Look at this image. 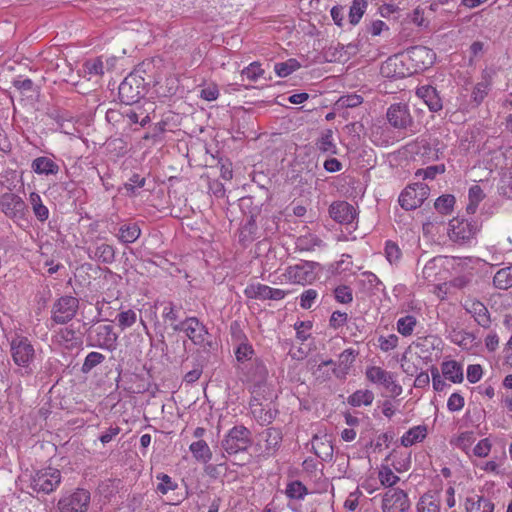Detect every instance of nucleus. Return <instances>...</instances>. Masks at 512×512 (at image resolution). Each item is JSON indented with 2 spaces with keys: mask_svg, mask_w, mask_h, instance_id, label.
Masks as SVG:
<instances>
[{
  "mask_svg": "<svg viewBox=\"0 0 512 512\" xmlns=\"http://www.w3.org/2000/svg\"><path fill=\"white\" fill-rule=\"evenodd\" d=\"M189 450L193 457L200 463L206 464L212 459V451L206 441L202 439L192 442L189 446Z\"/></svg>",
  "mask_w": 512,
  "mask_h": 512,
  "instance_id": "c756f323",
  "label": "nucleus"
},
{
  "mask_svg": "<svg viewBox=\"0 0 512 512\" xmlns=\"http://www.w3.org/2000/svg\"><path fill=\"white\" fill-rule=\"evenodd\" d=\"M445 170H446V168H445L444 164L433 165V166H428L425 169H419L416 172V175L417 176L423 175L424 179H434L436 177V175L443 174L445 172Z\"/></svg>",
  "mask_w": 512,
  "mask_h": 512,
  "instance_id": "13d9d810",
  "label": "nucleus"
},
{
  "mask_svg": "<svg viewBox=\"0 0 512 512\" xmlns=\"http://www.w3.org/2000/svg\"><path fill=\"white\" fill-rule=\"evenodd\" d=\"M144 87L145 83L142 77L130 74L119 85V99L126 105H133L143 97Z\"/></svg>",
  "mask_w": 512,
  "mask_h": 512,
  "instance_id": "39448f33",
  "label": "nucleus"
},
{
  "mask_svg": "<svg viewBox=\"0 0 512 512\" xmlns=\"http://www.w3.org/2000/svg\"><path fill=\"white\" fill-rule=\"evenodd\" d=\"M89 503L90 492L85 489H77L58 501V509L60 512H86Z\"/></svg>",
  "mask_w": 512,
  "mask_h": 512,
  "instance_id": "9d476101",
  "label": "nucleus"
},
{
  "mask_svg": "<svg viewBox=\"0 0 512 512\" xmlns=\"http://www.w3.org/2000/svg\"><path fill=\"white\" fill-rule=\"evenodd\" d=\"M464 308L480 326L483 328L490 326V314L487 307L482 302L475 299L466 300Z\"/></svg>",
  "mask_w": 512,
  "mask_h": 512,
  "instance_id": "6ab92c4d",
  "label": "nucleus"
},
{
  "mask_svg": "<svg viewBox=\"0 0 512 512\" xmlns=\"http://www.w3.org/2000/svg\"><path fill=\"white\" fill-rule=\"evenodd\" d=\"M365 376L368 381L384 386L393 396H398L402 393V387L396 383L394 374L379 366L367 367Z\"/></svg>",
  "mask_w": 512,
  "mask_h": 512,
  "instance_id": "6e6552de",
  "label": "nucleus"
},
{
  "mask_svg": "<svg viewBox=\"0 0 512 512\" xmlns=\"http://www.w3.org/2000/svg\"><path fill=\"white\" fill-rule=\"evenodd\" d=\"M0 210L10 219H23L27 206L20 196L8 192L0 196Z\"/></svg>",
  "mask_w": 512,
  "mask_h": 512,
  "instance_id": "f8f14e48",
  "label": "nucleus"
},
{
  "mask_svg": "<svg viewBox=\"0 0 512 512\" xmlns=\"http://www.w3.org/2000/svg\"><path fill=\"white\" fill-rule=\"evenodd\" d=\"M83 66L84 71L89 75L101 76L104 74V63L101 57L87 60Z\"/></svg>",
  "mask_w": 512,
  "mask_h": 512,
  "instance_id": "864d4df0",
  "label": "nucleus"
},
{
  "mask_svg": "<svg viewBox=\"0 0 512 512\" xmlns=\"http://www.w3.org/2000/svg\"><path fill=\"white\" fill-rule=\"evenodd\" d=\"M29 202L37 220L45 222L49 218V209L43 204L40 195L36 192L30 193Z\"/></svg>",
  "mask_w": 512,
  "mask_h": 512,
  "instance_id": "473e14b6",
  "label": "nucleus"
},
{
  "mask_svg": "<svg viewBox=\"0 0 512 512\" xmlns=\"http://www.w3.org/2000/svg\"><path fill=\"white\" fill-rule=\"evenodd\" d=\"M493 285L500 290L512 287V265L499 269L493 277Z\"/></svg>",
  "mask_w": 512,
  "mask_h": 512,
  "instance_id": "f704fd0d",
  "label": "nucleus"
},
{
  "mask_svg": "<svg viewBox=\"0 0 512 512\" xmlns=\"http://www.w3.org/2000/svg\"><path fill=\"white\" fill-rule=\"evenodd\" d=\"M373 400L374 393L370 390H357L348 397V403L354 407L371 405Z\"/></svg>",
  "mask_w": 512,
  "mask_h": 512,
  "instance_id": "58836bf2",
  "label": "nucleus"
},
{
  "mask_svg": "<svg viewBox=\"0 0 512 512\" xmlns=\"http://www.w3.org/2000/svg\"><path fill=\"white\" fill-rule=\"evenodd\" d=\"M417 512H439V501L431 494H424L417 503Z\"/></svg>",
  "mask_w": 512,
  "mask_h": 512,
  "instance_id": "37998d69",
  "label": "nucleus"
},
{
  "mask_svg": "<svg viewBox=\"0 0 512 512\" xmlns=\"http://www.w3.org/2000/svg\"><path fill=\"white\" fill-rule=\"evenodd\" d=\"M339 102L344 107L354 108V107L359 106L363 102V98L360 95L351 94V95L342 96L339 99Z\"/></svg>",
  "mask_w": 512,
  "mask_h": 512,
  "instance_id": "0e129e2a",
  "label": "nucleus"
},
{
  "mask_svg": "<svg viewBox=\"0 0 512 512\" xmlns=\"http://www.w3.org/2000/svg\"><path fill=\"white\" fill-rule=\"evenodd\" d=\"M386 116L389 124L395 129H407L413 124V118L409 112V108L404 103L392 104L388 108Z\"/></svg>",
  "mask_w": 512,
  "mask_h": 512,
  "instance_id": "dca6fc26",
  "label": "nucleus"
},
{
  "mask_svg": "<svg viewBox=\"0 0 512 512\" xmlns=\"http://www.w3.org/2000/svg\"><path fill=\"white\" fill-rule=\"evenodd\" d=\"M317 264L309 261H302L289 266L284 276L293 284H311L316 279L315 268Z\"/></svg>",
  "mask_w": 512,
  "mask_h": 512,
  "instance_id": "1a4fd4ad",
  "label": "nucleus"
},
{
  "mask_svg": "<svg viewBox=\"0 0 512 512\" xmlns=\"http://www.w3.org/2000/svg\"><path fill=\"white\" fill-rule=\"evenodd\" d=\"M402 256L401 249L393 241H387L385 245V257L390 264H398Z\"/></svg>",
  "mask_w": 512,
  "mask_h": 512,
  "instance_id": "603ef678",
  "label": "nucleus"
},
{
  "mask_svg": "<svg viewBox=\"0 0 512 512\" xmlns=\"http://www.w3.org/2000/svg\"><path fill=\"white\" fill-rule=\"evenodd\" d=\"M348 319V315L345 312L334 311L330 317L329 324L332 328L337 329L343 326Z\"/></svg>",
  "mask_w": 512,
  "mask_h": 512,
  "instance_id": "69168bd1",
  "label": "nucleus"
},
{
  "mask_svg": "<svg viewBox=\"0 0 512 512\" xmlns=\"http://www.w3.org/2000/svg\"><path fill=\"white\" fill-rule=\"evenodd\" d=\"M157 480L160 482L157 485L156 490L161 493L162 495L168 494L170 491H174L178 488V484L172 480V478L165 474V473H159L156 476Z\"/></svg>",
  "mask_w": 512,
  "mask_h": 512,
  "instance_id": "09e8293b",
  "label": "nucleus"
},
{
  "mask_svg": "<svg viewBox=\"0 0 512 512\" xmlns=\"http://www.w3.org/2000/svg\"><path fill=\"white\" fill-rule=\"evenodd\" d=\"M404 55L413 63L415 71L431 67L436 59L432 49L421 45L408 48Z\"/></svg>",
  "mask_w": 512,
  "mask_h": 512,
  "instance_id": "4468645a",
  "label": "nucleus"
},
{
  "mask_svg": "<svg viewBox=\"0 0 512 512\" xmlns=\"http://www.w3.org/2000/svg\"><path fill=\"white\" fill-rule=\"evenodd\" d=\"M105 360V356L99 352H90L82 365L81 371L83 373H89L97 365L101 364Z\"/></svg>",
  "mask_w": 512,
  "mask_h": 512,
  "instance_id": "3c124183",
  "label": "nucleus"
},
{
  "mask_svg": "<svg viewBox=\"0 0 512 512\" xmlns=\"http://www.w3.org/2000/svg\"><path fill=\"white\" fill-rule=\"evenodd\" d=\"M61 483V472L56 468H44L36 471L30 481L34 492L49 494Z\"/></svg>",
  "mask_w": 512,
  "mask_h": 512,
  "instance_id": "20e7f679",
  "label": "nucleus"
},
{
  "mask_svg": "<svg viewBox=\"0 0 512 512\" xmlns=\"http://www.w3.org/2000/svg\"><path fill=\"white\" fill-rule=\"evenodd\" d=\"M378 478L381 485L389 487L390 489L400 480V478L392 471L390 467L384 465H382L379 469Z\"/></svg>",
  "mask_w": 512,
  "mask_h": 512,
  "instance_id": "de8ad7c7",
  "label": "nucleus"
},
{
  "mask_svg": "<svg viewBox=\"0 0 512 512\" xmlns=\"http://www.w3.org/2000/svg\"><path fill=\"white\" fill-rule=\"evenodd\" d=\"M465 508L467 512H493L494 504L483 496L475 495L466 499Z\"/></svg>",
  "mask_w": 512,
  "mask_h": 512,
  "instance_id": "bb28decb",
  "label": "nucleus"
},
{
  "mask_svg": "<svg viewBox=\"0 0 512 512\" xmlns=\"http://www.w3.org/2000/svg\"><path fill=\"white\" fill-rule=\"evenodd\" d=\"M492 85V78L489 72L482 73V79L476 83L471 92V101L474 106H479L488 95Z\"/></svg>",
  "mask_w": 512,
  "mask_h": 512,
  "instance_id": "4be33fe9",
  "label": "nucleus"
},
{
  "mask_svg": "<svg viewBox=\"0 0 512 512\" xmlns=\"http://www.w3.org/2000/svg\"><path fill=\"white\" fill-rule=\"evenodd\" d=\"M490 450H491L490 441L488 439H482L474 447L473 453L477 457H486V456H488Z\"/></svg>",
  "mask_w": 512,
  "mask_h": 512,
  "instance_id": "774afa93",
  "label": "nucleus"
},
{
  "mask_svg": "<svg viewBox=\"0 0 512 512\" xmlns=\"http://www.w3.org/2000/svg\"><path fill=\"white\" fill-rule=\"evenodd\" d=\"M94 258L105 264H111L115 260V250L109 244H101L96 247Z\"/></svg>",
  "mask_w": 512,
  "mask_h": 512,
  "instance_id": "c03bdc74",
  "label": "nucleus"
},
{
  "mask_svg": "<svg viewBox=\"0 0 512 512\" xmlns=\"http://www.w3.org/2000/svg\"><path fill=\"white\" fill-rule=\"evenodd\" d=\"M404 53L390 56L380 67V73L385 78H404L412 74V71L405 66L401 57Z\"/></svg>",
  "mask_w": 512,
  "mask_h": 512,
  "instance_id": "f3484780",
  "label": "nucleus"
},
{
  "mask_svg": "<svg viewBox=\"0 0 512 512\" xmlns=\"http://www.w3.org/2000/svg\"><path fill=\"white\" fill-rule=\"evenodd\" d=\"M141 234L139 226L135 223L122 225L119 229L118 238L123 243L135 242Z\"/></svg>",
  "mask_w": 512,
  "mask_h": 512,
  "instance_id": "e433bc0d",
  "label": "nucleus"
},
{
  "mask_svg": "<svg viewBox=\"0 0 512 512\" xmlns=\"http://www.w3.org/2000/svg\"><path fill=\"white\" fill-rule=\"evenodd\" d=\"M417 325V319L413 315H405L397 320V331L404 337L411 336Z\"/></svg>",
  "mask_w": 512,
  "mask_h": 512,
  "instance_id": "79ce46f5",
  "label": "nucleus"
},
{
  "mask_svg": "<svg viewBox=\"0 0 512 512\" xmlns=\"http://www.w3.org/2000/svg\"><path fill=\"white\" fill-rule=\"evenodd\" d=\"M308 493L307 487L299 480L290 481L286 485L285 495L291 500H303Z\"/></svg>",
  "mask_w": 512,
  "mask_h": 512,
  "instance_id": "c9c22d12",
  "label": "nucleus"
},
{
  "mask_svg": "<svg viewBox=\"0 0 512 512\" xmlns=\"http://www.w3.org/2000/svg\"><path fill=\"white\" fill-rule=\"evenodd\" d=\"M200 96L202 99H204L206 101L216 100L219 96V90H218L217 85L210 84L207 87H204L200 92Z\"/></svg>",
  "mask_w": 512,
  "mask_h": 512,
  "instance_id": "338daca9",
  "label": "nucleus"
},
{
  "mask_svg": "<svg viewBox=\"0 0 512 512\" xmlns=\"http://www.w3.org/2000/svg\"><path fill=\"white\" fill-rule=\"evenodd\" d=\"M417 154L421 155L424 162H435L443 157V147L438 140L433 143L421 141L418 146Z\"/></svg>",
  "mask_w": 512,
  "mask_h": 512,
  "instance_id": "412c9836",
  "label": "nucleus"
},
{
  "mask_svg": "<svg viewBox=\"0 0 512 512\" xmlns=\"http://www.w3.org/2000/svg\"><path fill=\"white\" fill-rule=\"evenodd\" d=\"M254 355V349L253 347L248 343H241L237 347L235 351L236 360L238 363H240L242 366H244L248 361L251 362L252 356Z\"/></svg>",
  "mask_w": 512,
  "mask_h": 512,
  "instance_id": "8fccbe9b",
  "label": "nucleus"
},
{
  "mask_svg": "<svg viewBox=\"0 0 512 512\" xmlns=\"http://www.w3.org/2000/svg\"><path fill=\"white\" fill-rule=\"evenodd\" d=\"M454 204L455 197L453 195L446 194L436 199L434 207L439 213L447 215L452 212Z\"/></svg>",
  "mask_w": 512,
  "mask_h": 512,
  "instance_id": "49530a36",
  "label": "nucleus"
},
{
  "mask_svg": "<svg viewBox=\"0 0 512 512\" xmlns=\"http://www.w3.org/2000/svg\"><path fill=\"white\" fill-rule=\"evenodd\" d=\"M475 441V435L472 431H466L461 433L456 439L455 445L460 449L466 451L470 448L472 443Z\"/></svg>",
  "mask_w": 512,
  "mask_h": 512,
  "instance_id": "052dcab7",
  "label": "nucleus"
},
{
  "mask_svg": "<svg viewBox=\"0 0 512 512\" xmlns=\"http://www.w3.org/2000/svg\"><path fill=\"white\" fill-rule=\"evenodd\" d=\"M490 169L506 170L512 166V148L499 149L493 152L489 160Z\"/></svg>",
  "mask_w": 512,
  "mask_h": 512,
  "instance_id": "393cba45",
  "label": "nucleus"
},
{
  "mask_svg": "<svg viewBox=\"0 0 512 512\" xmlns=\"http://www.w3.org/2000/svg\"><path fill=\"white\" fill-rule=\"evenodd\" d=\"M271 287L264 284H252L245 289V295L249 298L270 300Z\"/></svg>",
  "mask_w": 512,
  "mask_h": 512,
  "instance_id": "ea45409f",
  "label": "nucleus"
},
{
  "mask_svg": "<svg viewBox=\"0 0 512 512\" xmlns=\"http://www.w3.org/2000/svg\"><path fill=\"white\" fill-rule=\"evenodd\" d=\"M261 436L265 441V451L268 454L278 450L283 438L281 430L275 427L267 428L262 432Z\"/></svg>",
  "mask_w": 512,
  "mask_h": 512,
  "instance_id": "a878e982",
  "label": "nucleus"
},
{
  "mask_svg": "<svg viewBox=\"0 0 512 512\" xmlns=\"http://www.w3.org/2000/svg\"><path fill=\"white\" fill-rule=\"evenodd\" d=\"M315 145L319 152L327 155H335L338 152L336 143L334 141V132L331 129L323 130L316 140Z\"/></svg>",
  "mask_w": 512,
  "mask_h": 512,
  "instance_id": "5701e85b",
  "label": "nucleus"
},
{
  "mask_svg": "<svg viewBox=\"0 0 512 512\" xmlns=\"http://www.w3.org/2000/svg\"><path fill=\"white\" fill-rule=\"evenodd\" d=\"M416 95L421 98L432 112H438L442 109V100L436 88L425 85L417 88Z\"/></svg>",
  "mask_w": 512,
  "mask_h": 512,
  "instance_id": "aec40b11",
  "label": "nucleus"
},
{
  "mask_svg": "<svg viewBox=\"0 0 512 512\" xmlns=\"http://www.w3.org/2000/svg\"><path fill=\"white\" fill-rule=\"evenodd\" d=\"M256 234H257L256 221L253 218V216H251L247 220V222L241 227L240 233H239V240L244 245H246L256 239Z\"/></svg>",
  "mask_w": 512,
  "mask_h": 512,
  "instance_id": "4c0bfd02",
  "label": "nucleus"
},
{
  "mask_svg": "<svg viewBox=\"0 0 512 512\" xmlns=\"http://www.w3.org/2000/svg\"><path fill=\"white\" fill-rule=\"evenodd\" d=\"M312 449L317 457L323 461H330L333 457V446L326 437L315 435L312 439Z\"/></svg>",
  "mask_w": 512,
  "mask_h": 512,
  "instance_id": "b1692460",
  "label": "nucleus"
},
{
  "mask_svg": "<svg viewBox=\"0 0 512 512\" xmlns=\"http://www.w3.org/2000/svg\"><path fill=\"white\" fill-rule=\"evenodd\" d=\"M398 336L395 335V334H391L387 337L385 336H380L378 338V345H379V348L384 351V352H388L390 350H393L397 347L398 345Z\"/></svg>",
  "mask_w": 512,
  "mask_h": 512,
  "instance_id": "bf43d9fd",
  "label": "nucleus"
},
{
  "mask_svg": "<svg viewBox=\"0 0 512 512\" xmlns=\"http://www.w3.org/2000/svg\"><path fill=\"white\" fill-rule=\"evenodd\" d=\"M465 404V400L463 396H461L459 393H453L449 397L447 401V408L451 412L460 411Z\"/></svg>",
  "mask_w": 512,
  "mask_h": 512,
  "instance_id": "e2e57ef3",
  "label": "nucleus"
},
{
  "mask_svg": "<svg viewBox=\"0 0 512 512\" xmlns=\"http://www.w3.org/2000/svg\"><path fill=\"white\" fill-rule=\"evenodd\" d=\"M318 293L314 289L305 290L300 297V306L303 309H310L316 300Z\"/></svg>",
  "mask_w": 512,
  "mask_h": 512,
  "instance_id": "680f3d73",
  "label": "nucleus"
},
{
  "mask_svg": "<svg viewBox=\"0 0 512 512\" xmlns=\"http://www.w3.org/2000/svg\"><path fill=\"white\" fill-rule=\"evenodd\" d=\"M31 168L35 173L44 175H55L59 171L58 164L44 156L34 159Z\"/></svg>",
  "mask_w": 512,
  "mask_h": 512,
  "instance_id": "cd10ccee",
  "label": "nucleus"
},
{
  "mask_svg": "<svg viewBox=\"0 0 512 512\" xmlns=\"http://www.w3.org/2000/svg\"><path fill=\"white\" fill-rule=\"evenodd\" d=\"M252 444V433L243 425L234 426L229 430L221 446L229 455L247 451Z\"/></svg>",
  "mask_w": 512,
  "mask_h": 512,
  "instance_id": "f03ea898",
  "label": "nucleus"
},
{
  "mask_svg": "<svg viewBox=\"0 0 512 512\" xmlns=\"http://www.w3.org/2000/svg\"><path fill=\"white\" fill-rule=\"evenodd\" d=\"M329 214L333 220L341 224H350L355 219V209L346 201L332 203Z\"/></svg>",
  "mask_w": 512,
  "mask_h": 512,
  "instance_id": "a211bd4d",
  "label": "nucleus"
},
{
  "mask_svg": "<svg viewBox=\"0 0 512 512\" xmlns=\"http://www.w3.org/2000/svg\"><path fill=\"white\" fill-rule=\"evenodd\" d=\"M368 6V0H353L349 10V22L356 25L360 22Z\"/></svg>",
  "mask_w": 512,
  "mask_h": 512,
  "instance_id": "a19ab883",
  "label": "nucleus"
},
{
  "mask_svg": "<svg viewBox=\"0 0 512 512\" xmlns=\"http://www.w3.org/2000/svg\"><path fill=\"white\" fill-rule=\"evenodd\" d=\"M9 343L12 360L21 369V374L26 376L32 375L33 363L36 358V351L32 341L27 336L15 333Z\"/></svg>",
  "mask_w": 512,
  "mask_h": 512,
  "instance_id": "f257e3e1",
  "label": "nucleus"
},
{
  "mask_svg": "<svg viewBox=\"0 0 512 512\" xmlns=\"http://www.w3.org/2000/svg\"><path fill=\"white\" fill-rule=\"evenodd\" d=\"M239 368L245 375L246 381L253 385L252 393H256L257 389H261L266 383L268 371L261 359L254 358L251 362L244 366H239Z\"/></svg>",
  "mask_w": 512,
  "mask_h": 512,
  "instance_id": "9b49d317",
  "label": "nucleus"
},
{
  "mask_svg": "<svg viewBox=\"0 0 512 512\" xmlns=\"http://www.w3.org/2000/svg\"><path fill=\"white\" fill-rule=\"evenodd\" d=\"M480 231V225L474 220L454 218L449 222V238L459 245L470 244Z\"/></svg>",
  "mask_w": 512,
  "mask_h": 512,
  "instance_id": "7ed1b4c3",
  "label": "nucleus"
},
{
  "mask_svg": "<svg viewBox=\"0 0 512 512\" xmlns=\"http://www.w3.org/2000/svg\"><path fill=\"white\" fill-rule=\"evenodd\" d=\"M300 66V63L296 59L290 58L285 62L276 63L274 70L279 77L283 78L299 69Z\"/></svg>",
  "mask_w": 512,
  "mask_h": 512,
  "instance_id": "a18cd8bd",
  "label": "nucleus"
},
{
  "mask_svg": "<svg viewBox=\"0 0 512 512\" xmlns=\"http://www.w3.org/2000/svg\"><path fill=\"white\" fill-rule=\"evenodd\" d=\"M57 342L67 349L78 347L81 344V339L76 331L72 328H61L56 334Z\"/></svg>",
  "mask_w": 512,
  "mask_h": 512,
  "instance_id": "c85d7f7f",
  "label": "nucleus"
},
{
  "mask_svg": "<svg viewBox=\"0 0 512 512\" xmlns=\"http://www.w3.org/2000/svg\"><path fill=\"white\" fill-rule=\"evenodd\" d=\"M429 187L424 183L407 186L399 196L400 206L409 211L420 207L429 195Z\"/></svg>",
  "mask_w": 512,
  "mask_h": 512,
  "instance_id": "423d86ee",
  "label": "nucleus"
},
{
  "mask_svg": "<svg viewBox=\"0 0 512 512\" xmlns=\"http://www.w3.org/2000/svg\"><path fill=\"white\" fill-rule=\"evenodd\" d=\"M264 73L259 62H253L242 70V76L250 81H256Z\"/></svg>",
  "mask_w": 512,
  "mask_h": 512,
  "instance_id": "6e6d98bb",
  "label": "nucleus"
},
{
  "mask_svg": "<svg viewBox=\"0 0 512 512\" xmlns=\"http://www.w3.org/2000/svg\"><path fill=\"white\" fill-rule=\"evenodd\" d=\"M117 320L118 325L121 327L122 330H124L136 323L137 314L131 309L122 311L118 314Z\"/></svg>",
  "mask_w": 512,
  "mask_h": 512,
  "instance_id": "5fc2aeb1",
  "label": "nucleus"
},
{
  "mask_svg": "<svg viewBox=\"0 0 512 512\" xmlns=\"http://www.w3.org/2000/svg\"><path fill=\"white\" fill-rule=\"evenodd\" d=\"M173 329L175 331H185L187 337L195 345H204L206 337L208 335L206 327L196 317L187 318L179 325H175Z\"/></svg>",
  "mask_w": 512,
  "mask_h": 512,
  "instance_id": "2eb2a0df",
  "label": "nucleus"
},
{
  "mask_svg": "<svg viewBox=\"0 0 512 512\" xmlns=\"http://www.w3.org/2000/svg\"><path fill=\"white\" fill-rule=\"evenodd\" d=\"M427 435L425 426H415L409 429L402 437L401 444L405 447L412 446L413 444L422 441Z\"/></svg>",
  "mask_w": 512,
  "mask_h": 512,
  "instance_id": "72a5a7b5",
  "label": "nucleus"
},
{
  "mask_svg": "<svg viewBox=\"0 0 512 512\" xmlns=\"http://www.w3.org/2000/svg\"><path fill=\"white\" fill-rule=\"evenodd\" d=\"M79 308V300L73 296L60 297L52 307V320L56 324H65L71 321Z\"/></svg>",
  "mask_w": 512,
  "mask_h": 512,
  "instance_id": "0eeeda50",
  "label": "nucleus"
},
{
  "mask_svg": "<svg viewBox=\"0 0 512 512\" xmlns=\"http://www.w3.org/2000/svg\"><path fill=\"white\" fill-rule=\"evenodd\" d=\"M410 508L408 495L401 489L391 488L383 496V512H406Z\"/></svg>",
  "mask_w": 512,
  "mask_h": 512,
  "instance_id": "ddd939ff",
  "label": "nucleus"
},
{
  "mask_svg": "<svg viewBox=\"0 0 512 512\" xmlns=\"http://www.w3.org/2000/svg\"><path fill=\"white\" fill-rule=\"evenodd\" d=\"M334 295L339 303L348 304L353 300L352 290L346 285L335 288Z\"/></svg>",
  "mask_w": 512,
  "mask_h": 512,
  "instance_id": "4d7b16f0",
  "label": "nucleus"
},
{
  "mask_svg": "<svg viewBox=\"0 0 512 512\" xmlns=\"http://www.w3.org/2000/svg\"><path fill=\"white\" fill-rule=\"evenodd\" d=\"M93 331L95 332L97 345L100 347H109L117 339V335L113 332L111 325H99Z\"/></svg>",
  "mask_w": 512,
  "mask_h": 512,
  "instance_id": "2f4dec72",
  "label": "nucleus"
},
{
  "mask_svg": "<svg viewBox=\"0 0 512 512\" xmlns=\"http://www.w3.org/2000/svg\"><path fill=\"white\" fill-rule=\"evenodd\" d=\"M443 376L453 383H461L463 381L462 366L454 360L446 361L441 366Z\"/></svg>",
  "mask_w": 512,
  "mask_h": 512,
  "instance_id": "7c9ffc66",
  "label": "nucleus"
}]
</instances>
